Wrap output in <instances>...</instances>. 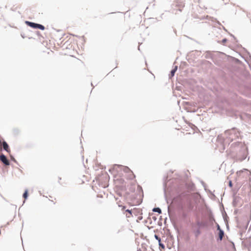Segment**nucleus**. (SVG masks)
I'll use <instances>...</instances> for the list:
<instances>
[{"mask_svg":"<svg viewBox=\"0 0 251 251\" xmlns=\"http://www.w3.org/2000/svg\"><path fill=\"white\" fill-rule=\"evenodd\" d=\"M27 25L33 28H39L41 30H44L45 27L40 24L26 21L25 22Z\"/></svg>","mask_w":251,"mask_h":251,"instance_id":"1","label":"nucleus"},{"mask_svg":"<svg viewBox=\"0 0 251 251\" xmlns=\"http://www.w3.org/2000/svg\"><path fill=\"white\" fill-rule=\"evenodd\" d=\"M0 160L6 165H8L9 164L8 160L7 159L6 156L3 154L0 155Z\"/></svg>","mask_w":251,"mask_h":251,"instance_id":"2","label":"nucleus"},{"mask_svg":"<svg viewBox=\"0 0 251 251\" xmlns=\"http://www.w3.org/2000/svg\"><path fill=\"white\" fill-rule=\"evenodd\" d=\"M2 145H3V149L6 151L7 152L9 153L10 151V149H9V146L7 144V143L5 141H3L2 142Z\"/></svg>","mask_w":251,"mask_h":251,"instance_id":"3","label":"nucleus"},{"mask_svg":"<svg viewBox=\"0 0 251 251\" xmlns=\"http://www.w3.org/2000/svg\"><path fill=\"white\" fill-rule=\"evenodd\" d=\"M126 216L127 218H130L132 216V212H131V211L129 210V209H127L126 210Z\"/></svg>","mask_w":251,"mask_h":251,"instance_id":"4","label":"nucleus"},{"mask_svg":"<svg viewBox=\"0 0 251 251\" xmlns=\"http://www.w3.org/2000/svg\"><path fill=\"white\" fill-rule=\"evenodd\" d=\"M135 178V176L132 171H129V174L128 175V178L133 179Z\"/></svg>","mask_w":251,"mask_h":251,"instance_id":"5","label":"nucleus"},{"mask_svg":"<svg viewBox=\"0 0 251 251\" xmlns=\"http://www.w3.org/2000/svg\"><path fill=\"white\" fill-rule=\"evenodd\" d=\"M224 236V232L222 230H220L219 237L220 240H222Z\"/></svg>","mask_w":251,"mask_h":251,"instance_id":"6","label":"nucleus"},{"mask_svg":"<svg viewBox=\"0 0 251 251\" xmlns=\"http://www.w3.org/2000/svg\"><path fill=\"white\" fill-rule=\"evenodd\" d=\"M153 211L157 212H158L159 213H161V209L159 208H153Z\"/></svg>","mask_w":251,"mask_h":251,"instance_id":"7","label":"nucleus"},{"mask_svg":"<svg viewBox=\"0 0 251 251\" xmlns=\"http://www.w3.org/2000/svg\"><path fill=\"white\" fill-rule=\"evenodd\" d=\"M28 196V191L27 190H25V193L23 194V197L25 198V199H26Z\"/></svg>","mask_w":251,"mask_h":251,"instance_id":"8","label":"nucleus"},{"mask_svg":"<svg viewBox=\"0 0 251 251\" xmlns=\"http://www.w3.org/2000/svg\"><path fill=\"white\" fill-rule=\"evenodd\" d=\"M176 69H177V67H176L175 69L172 70V71H171L172 76H173L174 75L175 72L176 71Z\"/></svg>","mask_w":251,"mask_h":251,"instance_id":"9","label":"nucleus"},{"mask_svg":"<svg viewBox=\"0 0 251 251\" xmlns=\"http://www.w3.org/2000/svg\"><path fill=\"white\" fill-rule=\"evenodd\" d=\"M159 247L160 248H161V249L162 250H164L165 249V246L162 244L161 243V242H159Z\"/></svg>","mask_w":251,"mask_h":251,"instance_id":"10","label":"nucleus"},{"mask_svg":"<svg viewBox=\"0 0 251 251\" xmlns=\"http://www.w3.org/2000/svg\"><path fill=\"white\" fill-rule=\"evenodd\" d=\"M154 237L158 241V242H160L161 239L157 235H155Z\"/></svg>","mask_w":251,"mask_h":251,"instance_id":"11","label":"nucleus"},{"mask_svg":"<svg viewBox=\"0 0 251 251\" xmlns=\"http://www.w3.org/2000/svg\"><path fill=\"white\" fill-rule=\"evenodd\" d=\"M200 233V231L199 230H198L197 231V233L196 234V236H198L199 234Z\"/></svg>","mask_w":251,"mask_h":251,"instance_id":"12","label":"nucleus"},{"mask_svg":"<svg viewBox=\"0 0 251 251\" xmlns=\"http://www.w3.org/2000/svg\"><path fill=\"white\" fill-rule=\"evenodd\" d=\"M2 149V147H1V140H0V151H1Z\"/></svg>","mask_w":251,"mask_h":251,"instance_id":"13","label":"nucleus"},{"mask_svg":"<svg viewBox=\"0 0 251 251\" xmlns=\"http://www.w3.org/2000/svg\"><path fill=\"white\" fill-rule=\"evenodd\" d=\"M121 207H122V210L125 209V208H126V207H125V206H122H122H121Z\"/></svg>","mask_w":251,"mask_h":251,"instance_id":"14","label":"nucleus"},{"mask_svg":"<svg viewBox=\"0 0 251 251\" xmlns=\"http://www.w3.org/2000/svg\"><path fill=\"white\" fill-rule=\"evenodd\" d=\"M229 186H232V184H231V181L229 182Z\"/></svg>","mask_w":251,"mask_h":251,"instance_id":"15","label":"nucleus"},{"mask_svg":"<svg viewBox=\"0 0 251 251\" xmlns=\"http://www.w3.org/2000/svg\"><path fill=\"white\" fill-rule=\"evenodd\" d=\"M118 206L119 207H121V206H122V205H121V203H118Z\"/></svg>","mask_w":251,"mask_h":251,"instance_id":"16","label":"nucleus"},{"mask_svg":"<svg viewBox=\"0 0 251 251\" xmlns=\"http://www.w3.org/2000/svg\"><path fill=\"white\" fill-rule=\"evenodd\" d=\"M137 251H142L140 249H139Z\"/></svg>","mask_w":251,"mask_h":251,"instance_id":"17","label":"nucleus"}]
</instances>
